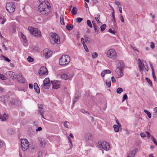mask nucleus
<instances>
[{"label": "nucleus", "mask_w": 157, "mask_h": 157, "mask_svg": "<svg viewBox=\"0 0 157 157\" xmlns=\"http://www.w3.org/2000/svg\"><path fill=\"white\" fill-rule=\"evenodd\" d=\"M109 32L111 33H112L113 34H115L116 32L114 31L113 30L111 29H109Z\"/></svg>", "instance_id": "51"}, {"label": "nucleus", "mask_w": 157, "mask_h": 157, "mask_svg": "<svg viewBox=\"0 0 157 157\" xmlns=\"http://www.w3.org/2000/svg\"><path fill=\"white\" fill-rule=\"evenodd\" d=\"M70 62V57L67 55H63L59 59V64L61 66L68 65Z\"/></svg>", "instance_id": "2"}, {"label": "nucleus", "mask_w": 157, "mask_h": 157, "mask_svg": "<svg viewBox=\"0 0 157 157\" xmlns=\"http://www.w3.org/2000/svg\"><path fill=\"white\" fill-rule=\"evenodd\" d=\"M150 47L152 49H154L155 48V44L153 42L151 43Z\"/></svg>", "instance_id": "49"}, {"label": "nucleus", "mask_w": 157, "mask_h": 157, "mask_svg": "<svg viewBox=\"0 0 157 157\" xmlns=\"http://www.w3.org/2000/svg\"><path fill=\"white\" fill-rule=\"evenodd\" d=\"M38 72L39 75H47L48 73V70L46 67L43 66L40 68Z\"/></svg>", "instance_id": "10"}, {"label": "nucleus", "mask_w": 157, "mask_h": 157, "mask_svg": "<svg viewBox=\"0 0 157 157\" xmlns=\"http://www.w3.org/2000/svg\"><path fill=\"white\" fill-rule=\"evenodd\" d=\"M73 28V25H67L66 26V28L69 31L71 30Z\"/></svg>", "instance_id": "31"}, {"label": "nucleus", "mask_w": 157, "mask_h": 157, "mask_svg": "<svg viewBox=\"0 0 157 157\" xmlns=\"http://www.w3.org/2000/svg\"><path fill=\"white\" fill-rule=\"evenodd\" d=\"M43 106L42 105H38L39 110L40 114L41 113H44V109L43 108Z\"/></svg>", "instance_id": "24"}, {"label": "nucleus", "mask_w": 157, "mask_h": 157, "mask_svg": "<svg viewBox=\"0 0 157 157\" xmlns=\"http://www.w3.org/2000/svg\"><path fill=\"white\" fill-rule=\"evenodd\" d=\"M128 98V97L126 94H125L124 95L123 97V100L122 101H124V100L127 99Z\"/></svg>", "instance_id": "48"}, {"label": "nucleus", "mask_w": 157, "mask_h": 157, "mask_svg": "<svg viewBox=\"0 0 157 157\" xmlns=\"http://www.w3.org/2000/svg\"><path fill=\"white\" fill-rule=\"evenodd\" d=\"M116 4L118 6V7L119 8V6H121V4L118 1H116L115 2Z\"/></svg>", "instance_id": "58"}, {"label": "nucleus", "mask_w": 157, "mask_h": 157, "mask_svg": "<svg viewBox=\"0 0 157 157\" xmlns=\"http://www.w3.org/2000/svg\"><path fill=\"white\" fill-rule=\"evenodd\" d=\"M44 87L46 89L49 88L50 83V80L48 78H46L44 81Z\"/></svg>", "instance_id": "15"}, {"label": "nucleus", "mask_w": 157, "mask_h": 157, "mask_svg": "<svg viewBox=\"0 0 157 157\" xmlns=\"http://www.w3.org/2000/svg\"><path fill=\"white\" fill-rule=\"evenodd\" d=\"M136 153V150L131 151L127 155V157H134Z\"/></svg>", "instance_id": "19"}, {"label": "nucleus", "mask_w": 157, "mask_h": 157, "mask_svg": "<svg viewBox=\"0 0 157 157\" xmlns=\"http://www.w3.org/2000/svg\"><path fill=\"white\" fill-rule=\"evenodd\" d=\"M140 135L142 137H145L146 136V135L144 133H141Z\"/></svg>", "instance_id": "56"}, {"label": "nucleus", "mask_w": 157, "mask_h": 157, "mask_svg": "<svg viewBox=\"0 0 157 157\" xmlns=\"http://www.w3.org/2000/svg\"><path fill=\"white\" fill-rule=\"evenodd\" d=\"M16 77L17 78L16 79L18 82L23 83L25 82V81L22 77V75L21 74H18L17 75H16Z\"/></svg>", "instance_id": "17"}, {"label": "nucleus", "mask_w": 157, "mask_h": 157, "mask_svg": "<svg viewBox=\"0 0 157 157\" xmlns=\"http://www.w3.org/2000/svg\"><path fill=\"white\" fill-rule=\"evenodd\" d=\"M95 19L96 20V21H97V22L99 24V25L102 24V23L99 21L98 17H95Z\"/></svg>", "instance_id": "47"}, {"label": "nucleus", "mask_w": 157, "mask_h": 157, "mask_svg": "<svg viewBox=\"0 0 157 157\" xmlns=\"http://www.w3.org/2000/svg\"><path fill=\"white\" fill-rule=\"evenodd\" d=\"M28 61L30 62H32L33 61L34 59L30 56H29L27 58Z\"/></svg>", "instance_id": "42"}, {"label": "nucleus", "mask_w": 157, "mask_h": 157, "mask_svg": "<svg viewBox=\"0 0 157 157\" xmlns=\"http://www.w3.org/2000/svg\"><path fill=\"white\" fill-rule=\"evenodd\" d=\"M105 71L106 74H110L111 72L110 70H104Z\"/></svg>", "instance_id": "59"}, {"label": "nucleus", "mask_w": 157, "mask_h": 157, "mask_svg": "<svg viewBox=\"0 0 157 157\" xmlns=\"http://www.w3.org/2000/svg\"><path fill=\"white\" fill-rule=\"evenodd\" d=\"M107 55L110 59L114 60L117 58V52L114 49H110L107 52Z\"/></svg>", "instance_id": "7"}, {"label": "nucleus", "mask_w": 157, "mask_h": 157, "mask_svg": "<svg viewBox=\"0 0 157 157\" xmlns=\"http://www.w3.org/2000/svg\"><path fill=\"white\" fill-rule=\"evenodd\" d=\"M73 77L72 75H71L68 73L63 74L61 76V78L65 80H70Z\"/></svg>", "instance_id": "11"}, {"label": "nucleus", "mask_w": 157, "mask_h": 157, "mask_svg": "<svg viewBox=\"0 0 157 157\" xmlns=\"http://www.w3.org/2000/svg\"><path fill=\"white\" fill-rule=\"evenodd\" d=\"M105 74H106V73L105 72V71L104 70L101 73V76L102 77H104L105 76Z\"/></svg>", "instance_id": "55"}, {"label": "nucleus", "mask_w": 157, "mask_h": 157, "mask_svg": "<svg viewBox=\"0 0 157 157\" xmlns=\"http://www.w3.org/2000/svg\"><path fill=\"white\" fill-rule=\"evenodd\" d=\"M68 124H69V123L67 121H66L64 122L63 125L65 127L68 128Z\"/></svg>", "instance_id": "41"}, {"label": "nucleus", "mask_w": 157, "mask_h": 157, "mask_svg": "<svg viewBox=\"0 0 157 157\" xmlns=\"http://www.w3.org/2000/svg\"><path fill=\"white\" fill-rule=\"evenodd\" d=\"M8 116L7 114L4 113L3 114H0V119L2 121H5L8 119Z\"/></svg>", "instance_id": "18"}, {"label": "nucleus", "mask_w": 157, "mask_h": 157, "mask_svg": "<svg viewBox=\"0 0 157 157\" xmlns=\"http://www.w3.org/2000/svg\"><path fill=\"white\" fill-rule=\"evenodd\" d=\"M98 147L99 148H102L106 150H108L110 147L109 144L106 141H100L98 143Z\"/></svg>", "instance_id": "6"}, {"label": "nucleus", "mask_w": 157, "mask_h": 157, "mask_svg": "<svg viewBox=\"0 0 157 157\" xmlns=\"http://www.w3.org/2000/svg\"><path fill=\"white\" fill-rule=\"evenodd\" d=\"M80 111L81 112H82V113H87V111H86L85 110H84L83 109H81L80 110Z\"/></svg>", "instance_id": "62"}, {"label": "nucleus", "mask_w": 157, "mask_h": 157, "mask_svg": "<svg viewBox=\"0 0 157 157\" xmlns=\"http://www.w3.org/2000/svg\"><path fill=\"white\" fill-rule=\"evenodd\" d=\"M152 77H153V78L154 80L156 82V78L155 76L154 71L152 72Z\"/></svg>", "instance_id": "43"}, {"label": "nucleus", "mask_w": 157, "mask_h": 157, "mask_svg": "<svg viewBox=\"0 0 157 157\" xmlns=\"http://www.w3.org/2000/svg\"><path fill=\"white\" fill-rule=\"evenodd\" d=\"M28 29L33 36L38 37H41L40 31L38 30L37 29L29 27L28 28Z\"/></svg>", "instance_id": "4"}, {"label": "nucleus", "mask_w": 157, "mask_h": 157, "mask_svg": "<svg viewBox=\"0 0 157 157\" xmlns=\"http://www.w3.org/2000/svg\"><path fill=\"white\" fill-rule=\"evenodd\" d=\"M94 27L95 32L96 33H98L99 31V28L97 27L95 24H94Z\"/></svg>", "instance_id": "38"}, {"label": "nucleus", "mask_w": 157, "mask_h": 157, "mask_svg": "<svg viewBox=\"0 0 157 157\" xmlns=\"http://www.w3.org/2000/svg\"><path fill=\"white\" fill-rule=\"evenodd\" d=\"M144 112L145 113H146L148 117L150 118L151 117V114L150 112H149L147 110L144 109Z\"/></svg>", "instance_id": "27"}, {"label": "nucleus", "mask_w": 157, "mask_h": 157, "mask_svg": "<svg viewBox=\"0 0 157 157\" xmlns=\"http://www.w3.org/2000/svg\"><path fill=\"white\" fill-rule=\"evenodd\" d=\"M106 84L108 87H110L111 86V82L110 80H109V81L106 80Z\"/></svg>", "instance_id": "35"}, {"label": "nucleus", "mask_w": 157, "mask_h": 157, "mask_svg": "<svg viewBox=\"0 0 157 157\" xmlns=\"http://www.w3.org/2000/svg\"><path fill=\"white\" fill-rule=\"evenodd\" d=\"M43 55L46 59H48L52 54V51H49L48 49H46L43 51Z\"/></svg>", "instance_id": "9"}, {"label": "nucleus", "mask_w": 157, "mask_h": 157, "mask_svg": "<svg viewBox=\"0 0 157 157\" xmlns=\"http://www.w3.org/2000/svg\"><path fill=\"white\" fill-rule=\"evenodd\" d=\"M21 147L23 151H25L28 149L29 144L27 139H21Z\"/></svg>", "instance_id": "5"}, {"label": "nucleus", "mask_w": 157, "mask_h": 157, "mask_svg": "<svg viewBox=\"0 0 157 157\" xmlns=\"http://www.w3.org/2000/svg\"><path fill=\"white\" fill-rule=\"evenodd\" d=\"M7 98L6 97H4V96H2L0 97V101H2L3 103L6 104V98Z\"/></svg>", "instance_id": "23"}, {"label": "nucleus", "mask_w": 157, "mask_h": 157, "mask_svg": "<svg viewBox=\"0 0 157 157\" xmlns=\"http://www.w3.org/2000/svg\"><path fill=\"white\" fill-rule=\"evenodd\" d=\"M60 20L61 24L63 25H64L65 24L64 22V17L62 15L60 17Z\"/></svg>", "instance_id": "30"}, {"label": "nucleus", "mask_w": 157, "mask_h": 157, "mask_svg": "<svg viewBox=\"0 0 157 157\" xmlns=\"http://www.w3.org/2000/svg\"><path fill=\"white\" fill-rule=\"evenodd\" d=\"M83 20L82 18L78 17L76 18L77 22L78 23L80 22Z\"/></svg>", "instance_id": "46"}, {"label": "nucleus", "mask_w": 157, "mask_h": 157, "mask_svg": "<svg viewBox=\"0 0 157 157\" xmlns=\"http://www.w3.org/2000/svg\"><path fill=\"white\" fill-rule=\"evenodd\" d=\"M21 37L23 40V41L24 43H26V38L25 36L22 33H21Z\"/></svg>", "instance_id": "37"}, {"label": "nucleus", "mask_w": 157, "mask_h": 157, "mask_svg": "<svg viewBox=\"0 0 157 157\" xmlns=\"http://www.w3.org/2000/svg\"><path fill=\"white\" fill-rule=\"evenodd\" d=\"M153 111L154 113H157V107H155L153 109Z\"/></svg>", "instance_id": "64"}, {"label": "nucleus", "mask_w": 157, "mask_h": 157, "mask_svg": "<svg viewBox=\"0 0 157 157\" xmlns=\"http://www.w3.org/2000/svg\"><path fill=\"white\" fill-rule=\"evenodd\" d=\"M6 21V19L4 18H3L2 21H1V23L2 24H4Z\"/></svg>", "instance_id": "63"}, {"label": "nucleus", "mask_w": 157, "mask_h": 157, "mask_svg": "<svg viewBox=\"0 0 157 157\" xmlns=\"http://www.w3.org/2000/svg\"><path fill=\"white\" fill-rule=\"evenodd\" d=\"M87 24L88 26L90 28H91L92 27V25L91 23V21L89 20H87Z\"/></svg>", "instance_id": "40"}, {"label": "nucleus", "mask_w": 157, "mask_h": 157, "mask_svg": "<svg viewBox=\"0 0 157 157\" xmlns=\"http://www.w3.org/2000/svg\"><path fill=\"white\" fill-rule=\"evenodd\" d=\"M113 127L114 130L116 132H118L119 131V128H118V127L117 125H114Z\"/></svg>", "instance_id": "29"}, {"label": "nucleus", "mask_w": 157, "mask_h": 157, "mask_svg": "<svg viewBox=\"0 0 157 157\" xmlns=\"http://www.w3.org/2000/svg\"><path fill=\"white\" fill-rule=\"evenodd\" d=\"M119 18L121 19V21L122 22H124V19L123 17L122 16V15L121 14H120V15Z\"/></svg>", "instance_id": "50"}, {"label": "nucleus", "mask_w": 157, "mask_h": 157, "mask_svg": "<svg viewBox=\"0 0 157 157\" xmlns=\"http://www.w3.org/2000/svg\"><path fill=\"white\" fill-rule=\"evenodd\" d=\"M34 87L36 92L38 94L40 93V89L37 84L36 83H35L34 84Z\"/></svg>", "instance_id": "20"}, {"label": "nucleus", "mask_w": 157, "mask_h": 157, "mask_svg": "<svg viewBox=\"0 0 157 157\" xmlns=\"http://www.w3.org/2000/svg\"><path fill=\"white\" fill-rule=\"evenodd\" d=\"M9 105H21V102L17 100L13 99L12 100H10L9 101Z\"/></svg>", "instance_id": "12"}, {"label": "nucleus", "mask_w": 157, "mask_h": 157, "mask_svg": "<svg viewBox=\"0 0 157 157\" xmlns=\"http://www.w3.org/2000/svg\"><path fill=\"white\" fill-rule=\"evenodd\" d=\"M146 133L147 134V136L148 138H149L151 136V135L150 134V133L149 132H146Z\"/></svg>", "instance_id": "61"}, {"label": "nucleus", "mask_w": 157, "mask_h": 157, "mask_svg": "<svg viewBox=\"0 0 157 157\" xmlns=\"http://www.w3.org/2000/svg\"><path fill=\"white\" fill-rule=\"evenodd\" d=\"M111 81H112V82L113 83H115V82H116L115 78L113 76H112L111 77Z\"/></svg>", "instance_id": "53"}, {"label": "nucleus", "mask_w": 157, "mask_h": 157, "mask_svg": "<svg viewBox=\"0 0 157 157\" xmlns=\"http://www.w3.org/2000/svg\"><path fill=\"white\" fill-rule=\"evenodd\" d=\"M145 69L147 71H148V68L147 65H145V66H144Z\"/></svg>", "instance_id": "57"}, {"label": "nucleus", "mask_w": 157, "mask_h": 157, "mask_svg": "<svg viewBox=\"0 0 157 157\" xmlns=\"http://www.w3.org/2000/svg\"><path fill=\"white\" fill-rule=\"evenodd\" d=\"M124 67V65L122 63H120L119 65H118L117 69H118L119 70H121L123 71Z\"/></svg>", "instance_id": "22"}, {"label": "nucleus", "mask_w": 157, "mask_h": 157, "mask_svg": "<svg viewBox=\"0 0 157 157\" xmlns=\"http://www.w3.org/2000/svg\"><path fill=\"white\" fill-rule=\"evenodd\" d=\"M138 66L140 69V71H143L144 70V65L142 61L140 59H139L138 60Z\"/></svg>", "instance_id": "16"}, {"label": "nucleus", "mask_w": 157, "mask_h": 157, "mask_svg": "<svg viewBox=\"0 0 157 157\" xmlns=\"http://www.w3.org/2000/svg\"><path fill=\"white\" fill-rule=\"evenodd\" d=\"M84 40L85 42L87 43H89L90 41V39L87 36H84Z\"/></svg>", "instance_id": "28"}, {"label": "nucleus", "mask_w": 157, "mask_h": 157, "mask_svg": "<svg viewBox=\"0 0 157 157\" xmlns=\"http://www.w3.org/2000/svg\"><path fill=\"white\" fill-rule=\"evenodd\" d=\"M5 58V60L8 62H10V60L8 58L4 56H3Z\"/></svg>", "instance_id": "54"}, {"label": "nucleus", "mask_w": 157, "mask_h": 157, "mask_svg": "<svg viewBox=\"0 0 157 157\" xmlns=\"http://www.w3.org/2000/svg\"><path fill=\"white\" fill-rule=\"evenodd\" d=\"M106 25L105 24H103L100 27L101 30V32L103 31L105 29Z\"/></svg>", "instance_id": "32"}, {"label": "nucleus", "mask_w": 157, "mask_h": 157, "mask_svg": "<svg viewBox=\"0 0 157 157\" xmlns=\"http://www.w3.org/2000/svg\"><path fill=\"white\" fill-rule=\"evenodd\" d=\"M82 44H83V46H84V48H86V49H87V51L86 50V51L87 52H88V51H89L88 49L87 46L86 45V44L85 43V41H83V42H82Z\"/></svg>", "instance_id": "44"}, {"label": "nucleus", "mask_w": 157, "mask_h": 157, "mask_svg": "<svg viewBox=\"0 0 157 157\" xmlns=\"http://www.w3.org/2000/svg\"><path fill=\"white\" fill-rule=\"evenodd\" d=\"M6 75L7 76L13 79H16L17 77L15 73L12 71H9L6 72Z\"/></svg>", "instance_id": "13"}, {"label": "nucleus", "mask_w": 157, "mask_h": 157, "mask_svg": "<svg viewBox=\"0 0 157 157\" xmlns=\"http://www.w3.org/2000/svg\"><path fill=\"white\" fill-rule=\"evenodd\" d=\"M123 71L121 70H119L118 69H116V71L119 76L122 77L124 75Z\"/></svg>", "instance_id": "21"}, {"label": "nucleus", "mask_w": 157, "mask_h": 157, "mask_svg": "<svg viewBox=\"0 0 157 157\" xmlns=\"http://www.w3.org/2000/svg\"><path fill=\"white\" fill-rule=\"evenodd\" d=\"M151 138L152 140V141H153L154 143L156 145L157 144V142L155 139V138L153 137V136H151Z\"/></svg>", "instance_id": "45"}, {"label": "nucleus", "mask_w": 157, "mask_h": 157, "mask_svg": "<svg viewBox=\"0 0 157 157\" xmlns=\"http://www.w3.org/2000/svg\"><path fill=\"white\" fill-rule=\"evenodd\" d=\"M77 9L76 7H73L71 10V13L73 15H75L77 14Z\"/></svg>", "instance_id": "25"}, {"label": "nucleus", "mask_w": 157, "mask_h": 157, "mask_svg": "<svg viewBox=\"0 0 157 157\" xmlns=\"http://www.w3.org/2000/svg\"><path fill=\"white\" fill-rule=\"evenodd\" d=\"M38 10L43 15L47 16L50 12L51 6L50 4L46 0H39Z\"/></svg>", "instance_id": "1"}, {"label": "nucleus", "mask_w": 157, "mask_h": 157, "mask_svg": "<svg viewBox=\"0 0 157 157\" xmlns=\"http://www.w3.org/2000/svg\"><path fill=\"white\" fill-rule=\"evenodd\" d=\"M145 79L149 85L151 86H152V84L151 81L149 78L147 77Z\"/></svg>", "instance_id": "33"}, {"label": "nucleus", "mask_w": 157, "mask_h": 157, "mask_svg": "<svg viewBox=\"0 0 157 157\" xmlns=\"http://www.w3.org/2000/svg\"><path fill=\"white\" fill-rule=\"evenodd\" d=\"M98 54L97 52H94L92 53V56L93 58L94 59L97 58L98 56Z\"/></svg>", "instance_id": "39"}, {"label": "nucleus", "mask_w": 157, "mask_h": 157, "mask_svg": "<svg viewBox=\"0 0 157 157\" xmlns=\"http://www.w3.org/2000/svg\"><path fill=\"white\" fill-rule=\"evenodd\" d=\"M15 6L12 3H8L6 4V9L10 13H13L15 9Z\"/></svg>", "instance_id": "8"}, {"label": "nucleus", "mask_w": 157, "mask_h": 157, "mask_svg": "<svg viewBox=\"0 0 157 157\" xmlns=\"http://www.w3.org/2000/svg\"><path fill=\"white\" fill-rule=\"evenodd\" d=\"M40 144L42 146H44L45 144V141L44 139L43 138H40Z\"/></svg>", "instance_id": "26"}, {"label": "nucleus", "mask_w": 157, "mask_h": 157, "mask_svg": "<svg viewBox=\"0 0 157 157\" xmlns=\"http://www.w3.org/2000/svg\"><path fill=\"white\" fill-rule=\"evenodd\" d=\"M50 40L52 44H59L60 43L59 37L58 35L56 33H52L50 38Z\"/></svg>", "instance_id": "3"}, {"label": "nucleus", "mask_w": 157, "mask_h": 157, "mask_svg": "<svg viewBox=\"0 0 157 157\" xmlns=\"http://www.w3.org/2000/svg\"><path fill=\"white\" fill-rule=\"evenodd\" d=\"M42 130V128L41 127H39L37 129H36V131L37 132L39 131H40Z\"/></svg>", "instance_id": "60"}, {"label": "nucleus", "mask_w": 157, "mask_h": 157, "mask_svg": "<svg viewBox=\"0 0 157 157\" xmlns=\"http://www.w3.org/2000/svg\"><path fill=\"white\" fill-rule=\"evenodd\" d=\"M8 133H9L10 134H13L14 132L13 130L12 129H9L8 130Z\"/></svg>", "instance_id": "52"}, {"label": "nucleus", "mask_w": 157, "mask_h": 157, "mask_svg": "<svg viewBox=\"0 0 157 157\" xmlns=\"http://www.w3.org/2000/svg\"><path fill=\"white\" fill-rule=\"evenodd\" d=\"M0 79L3 80H5L6 79V77L4 76L3 75L0 73Z\"/></svg>", "instance_id": "36"}, {"label": "nucleus", "mask_w": 157, "mask_h": 157, "mask_svg": "<svg viewBox=\"0 0 157 157\" xmlns=\"http://www.w3.org/2000/svg\"><path fill=\"white\" fill-rule=\"evenodd\" d=\"M123 91V89L121 87L118 88L117 90V93L120 94H121Z\"/></svg>", "instance_id": "34"}, {"label": "nucleus", "mask_w": 157, "mask_h": 157, "mask_svg": "<svg viewBox=\"0 0 157 157\" xmlns=\"http://www.w3.org/2000/svg\"><path fill=\"white\" fill-rule=\"evenodd\" d=\"M53 85V88L55 89H58L59 88L60 85V82L58 81H51Z\"/></svg>", "instance_id": "14"}]
</instances>
